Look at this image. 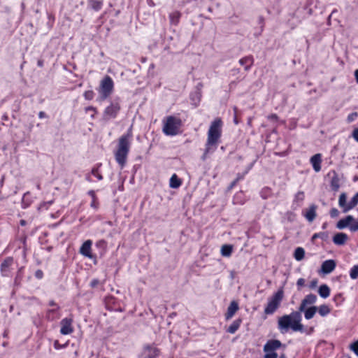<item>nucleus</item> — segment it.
I'll return each instance as SVG.
<instances>
[{"mask_svg":"<svg viewBox=\"0 0 358 358\" xmlns=\"http://www.w3.org/2000/svg\"><path fill=\"white\" fill-rule=\"evenodd\" d=\"M114 87V83L112 78L106 76L101 81L99 93L101 94L103 99H106L113 92Z\"/></svg>","mask_w":358,"mask_h":358,"instance_id":"0eeeda50","label":"nucleus"},{"mask_svg":"<svg viewBox=\"0 0 358 358\" xmlns=\"http://www.w3.org/2000/svg\"><path fill=\"white\" fill-rule=\"evenodd\" d=\"M101 5L102 4L100 1H92V6L93 7V8H94L96 10L101 9Z\"/></svg>","mask_w":358,"mask_h":358,"instance_id":"a19ab883","label":"nucleus"},{"mask_svg":"<svg viewBox=\"0 0 358 358\" xmlns=\"http://www.w3.org/2000/svg\"><path fill=\"white\" fill-rule=\"evenodd\" d=\"M317 307L313 306L308 308H305V310L303 312L304 313V317L306 320H310L312 319L314 315H315L317 312Z\"/></svg>","mask_w":358,"mask_h":358,"instance_id":"4be33fe9","label":"nucleus"},{"mask_svg":"<svg viewBox=\"0 0 358 358\" xmlns=\"http://www.w3.org/2000/svg\"><path fill=\"white\" fill-rule=\"evenodd\" d=\"M355 76L356 82L358 83V69H357L355 71Z\"/></svg>","mask_w":358,"mask_h":358,"instance_id":"603ef678","label":"nucleus"},{"mask_svg":"<svg viewBox=\"0 0 358 358\" xmlns=\"http://www.w3.org/2000/svg\"><path fill=\"white\" fill-rule=\"evenodd\" d=\"M358 204V192L348 203V207L345 209V213L348 212Z\"/></svg>","mask_w":358,"mask_h":358,"instance_id":"bb28decb","label":"nucleus"},{"mask_svg":"<svg viewBox=\"0 0 358 358\" xmlns=\"http://www.w3.org/2000/svg\"><path fill=\"white\" fill-rule=\"evenodd\" d=\"M233 250L231 245H224L221 248V254L224 257H230Z\"/></svg>","mask_w":358,"mask_h":358,"instance_id":"c756f323","label":"nucleus"},{"mask_svg":"<svg viewBox=\"0 0 358 358\" xmlns=\"http://www.w3.org/2000/svg\"><path fill=\"white\" fill-rule=\"evenodd\" d=\"M301 315L299 311H293L289 315H285L279 317L278 327L281 333H287L289 329L293 331H303V326L301 324Z\"/></svg>","mask_w":358,"mask_h":358,"instance_id":"f03ea898","label":"nucleus"},{"mask_svg":"<svg viewBox=\"0 0 358 358\" xmlns=\"http://www.w3.org/2000/svg\"><path fill=\"white\" fill-rule=\"evenodd\" d=\"M280 358H285V355H281V356H280Z\"/></svg>","mask_w":358,"mask_h":358,"instance_id":"13d9d810","label":"nucleus"},{"mask_svg":"<svg viewBox=\"0 0 358 358\" xmlns=\"http://www.w3.org/2000/svg\"><path fill=\"white\" fill-rule=\"evenodd\" d=\"M339 215V211L336 208H332L330 210V215L331 217H336Z\"/></svg>","mask_w":358,"mask_h":358,"instance_id":"c03bdc74","label":"nucleus"},{"mask_svg":"<svg viewBox=\"0 0 358 358\" xmlns=\"http://www.w3.org/2000/svg\"><path fill=\"white\" fill-rule=\"evenodd\" d=\"M336 262L333 259L324 261L321 266V272L324 274L331 273L336 268Z\"/></svg>","mask_w":358,"mask_h":358,"instance_id":"ddd939ff","label":"nucleus"},{"mask_svg":"<svg viewBox=\"0 0 358 358\" xmlns=\"http://www.w3.org/2000/svg\"><path fill=\"white\" fill-rule=\"evenodd\" d=\"M119 358H122V357H119Z\"/></svg>","mask_w":358,"mask_h":358,"instance_id":"bf43d9fd","label":"nucleus"},{"mask_svg":"<svg viewBox=\"0 0 358 358\" xmlns=\"http://www.w3.org/2000/svg\"><path fill=\"white\" fill-rule=\"evenodd\" d=\"M85 111L87 113L92 112V114L90 115L92 118H94L95 115L96 113V109L92 106H89L85 108Z\"/></svg>","mask_w":358,"mask_h":358,"instance_id":"79ce46f5","label":"nucleus"},{"mask_svg":"<svg viewBox=\"0 0 358 358\" xmlns=\"http://www.w3.org/2000/svg\"><path fill=\"white\" fill-rule=\"evenodd\" d=\"M94 92L92 90L86 91L83 94L85 99L87 100H92L94 98Z\"/></svg>","mask_w":358,"mask_h":358,"instance_id":"4c0bfd02","label":"nucleus"},{"mask_svg":"<svg viewBox=\"0 0 358 358\" xmlns=\"http://www.w3.org/2000/svg\"><path fill=\"white\" fill-rule=\"evenodd\" d=\"M331 187L333 190L337 191L339 188V182L337 178H334L331 182Z\"/></svg>","mask_w":358,"mask_h":358,"instance_id":"c9c22d12","label":"nucleus"},{"mask_svg":"<svg viewBox=\"0 0 358 358\" xmlns=\"http://www.w3.org/2000/svg\"><path fill=\"white\" fill-rule=\"evenodd\" d=\"M305 256V250L303 248L298 247L294 252V257L296 261H301Z\"/></svg>","mask_w":358,"mask_h":358,"instance_id":"a878e982","label":"nucleus"},{"mask_svg":"<svg viewBox=\"0 0 358 358\" xmlns=\"http://www.w3.org/2000/svg\"><path fill=\"white\" fill-rule=\"evenodd\" d=\"M316 301L317 296L315 294H310L306 295L301 301V303L299 307V311L301 313L302 311L305 310V308L307 306L315 303Z\"/></svg>","mask_w":358,"mask_h":358,"instance_id":"f8f14e48","label":"nucleus"},{"mask_svg":"<svg viewBox=\"0 0 358 358\" xmlns=\"http://www.w3.org/2000/svg\"><path fill=\"white\" fill-rule=\"evenodd\" d=\"M282 346V343L278 340H268L264 346V358H278L276 350Z\"/></svg>","mask_w":358,"mask_h":358,"instance_id":"423d86ee","label":"nucleus"},{"mask_svg":"<svg viewBox=\"0 0 358 358\" xmlns=\"http://www.w3.org/2000/svg\"><path fill=\"white\" fill-rule=\"evenodd\" d=\"M317 311L322 317H325L331 313V308L328 305L323 304L317 307Z\"/></svg>","mask_w":358,"mask_h":358,"instance_id":"393cba45","label":"nucleus"},{"mask_svg":"<svg viewBox=\"0 0 358 358\" xmlns=\"http://www.w3.org/2000/svg\"><path fill=\"white\" fill-rule=\"evenodd\" d=\"M98 283H99V280H93L91 282V286L94 287H95Z\"/></svg>","mask_w":358,"mask_h":358,"instance_id":"3c124183","label":"nucleus"},{"mask_svg":"<svg viewBox=\"0 0 358 358\" xmlns=\"http://www.w3.org/2000/svg\"><path fill=\"white\" fill-rule=\"evenodd\" d=\"M120 110L119 101H115L112 102L104 110L103 116L106 119H111L116 117Z\"/></svg>","mask_w":358,"mask_h":358,"instance_id":"6e6552de","label":"nucleus"},{"mask_svg":"<svg viewBox=\"0 0 358 358\" xmlns=\"http://www.w3.org/2000/svg\"><path fill=\"white\" fill-rule=\"evenodd\" d=\"M357 117H358L357 113H356V112L352 113L348 115L347 120L348 122H352L355 121Z\"/></svg>","mask_w":358,"mask_h":358,"instance_id":"58836bf2","label":"nucleus"},{"mask_svg":"<svg viewBox=\"0 0 358 358\" xmlns=\"http://www.w3.org/2000/svg\"><path fill=\"white\" fill-rule=\"evenodd\" d=\"M92 241L91 240H87L80 247V253L89 259H93L94 255L92 253Z\"/></svg>","mask_w":358,"mask_h":358,"instance_id":"9b49d317","label":"nucleus"},{"mask_svg":"<svg viewBox=\"0 0 358 358\" xmlns=\"http://www.w3.org/2000/svg\"><path fill=\"white\" fill-rule=\"evenodd\" d=\"M132 139V131L130 128L127 133L122 135L118 140L117 149L114 152L116 162L122 169L127 162V156L130 150Z\"/></svg>","mask_w":358,"mask_h":358,"instance_id":"7ed1b4c3","label":"nucleus"},{"mask_svg":"<svg viewBox=\"0 0 358 358\" xmlns=\"http://www.w3.org/2000/svg\"><path fill=\"white\" fill-rule=\"evenodd\" d=\"M350 277L352 280H355L358 278V265H355L350 268Z\"/></svg>","mask_w":358,"mask_h":358,"instance_id":"473e14b6","label":"nucleus"},{"mask_svg":"<svg viewBox=\"0 0 358 358\" xmlns=\"http://www.w3.org/2000/svg\"><path fill=\"white\" fill-rule=\"evenodd\" d=\"M180 13L178 11H173L169 15L170 21L173 24H177L180 18Z\"/></svg>","mask_w":358,"mask_h":358,"instance_id":"7c9ffc66","label":"nucleus"},{"mask_svg":"<svg viewBox=\"0 0 358 358\" xmlns=\"http://www.w3.org/2000/svg\"><path fill=\"white\" fill-rule=\"evenodd\" d=\"M182 185L181 180L177 176L176 174H173L169 182V186L171 188L177 189Z\"/></svg>","mask_w":358,"mask_h":358,"instance_id":"5701e85b","label":"nucleus"},{"mask_svg":"<svg viewBox=\"0 0 358 358\" xmlns=\"http://www.w3.org/2000/svg\"><path fill=\"white\" fill-rule=\"evenodd\" d=\"M348 238V236L347 234L344 233H338L334 236L333 241L336 245H341L345 244Z\"/></svg>","mask_w":358,"mask_h":358,"instance_id":"aec40b11","label":"nucleus"},{"mask_svg":"<svg viewBox=\"0 0 358 358\" xmlns=\"http://www.w3.org/2000/svg\"><path fill=\"white\" fill-rule=\"evenodd\" d=\"M243 195V194L241 192L236 193L234 197V203L236 204L243 203L241 200Z\"/></svg>","mask_w":358,"mask_h":358,"instance_id":"f704fd0d","label":"nucleus"},{"mask_svg":"<svg viewBox=\"0 0 358 358\" xmlns=\"http://www.w3.org/2000/svg\"><path fill=\"white\" fill-rule=\"evenodd\" d=\"M318 293L322 298L326 299L330 295V289L327 285H322L319 287Z\"/></svg>","mask_w":358,"mask_h":358,"instance_id":"b1692460","label":"nucleus"},{"mask_svg":"<svg viewBox=\"0 0 358 358\" xmlns=\"http://www.w3.org/2000/svg\"><path fill=\"white\" fill-rule=\"evenodd\" d=\"M354 220V217L351 215H348L346 217L340 220L336 224V227L339 229H344L345 227H349L352 221Z\"/></svg>","mask_w":358,"mask_h":358,"instance_id":"6ab92c4d","label":"nucleus"},{"mask_svg":"<svg viewBox=\"0 0 358 358\" xmlns=\"http://www.w3.org/2000/svg\"><path fill=\"white\" fill-rule=\"evenodd\" d=\"M284 298L283 288H280L271 297L268 299V302L264 308V313L266 315L273 314L280 307Z\"/></svg>","mask_w":358,"mask_h":358,"instance_id":"39448f33","label":"nucleus"},{"mask_svg":"<svg viewBox=\"0 0 358 358\" xmlns=\"http://www.w3.org/2000/svg\"><path fill=\"white\" fill-rule=\"evenodd\" d=\"M326 227V224H323L322 228L324 229Z\"/></svg>","mask_w":358,"mask_h":358,"instance_id":"4d7b16f0","label":"nucleus"},{"mask_svg":"<svg viewBox=\"0 0 358 358\" xmlns=\"http://www.w3.org/2000/svg\"><path fill=\"white\" fill-rule=\"evenodd\" d=\"M239 63L241 65L245 66V70H248L252 65V59L250 57L242 58L239 60Z\"/></svg>","mask_w":358,"mask_h":358,"instance_id":"2f4dec72","label":"nucleus"},{"mask_svg":"<svg viewBox=\"0 0 358 358\" xmlns=\"http://www.w3.org/2000/svg\"><path fill=\"white\" fill-rule=\"evenodd\" d=\"M310 164L315 172H319L321 170L322 155L318 153L311 157L310 159Z\"/></svg>","mask_w":358,"mask_h":358,"instance_id":"2eb2a0df","label":"nucleus"},{"mask_svg":"<svg viewBox=\"0 0 358 358\" xmlns=\"http://www.w3.org/2000/svg\"><path fill=\"white\" fill-rule=\"evenodd\" d=\"M304 199V194L303 192H299L295 195V200L299 201H302Z\"/></svg>","mask_w":358,"mask_h":358,"instance_id":"37998d69","label":"nucleus"},{"mask_svg":"<svg viewBox=\"0 0 358 358\" xmlns=\"http://www.w3.org/2000/svg\"><path fill=\"white\" fill-rule=\"evenodd\" d=\"M238 308L239 307L238 303L235 301H231L227 308V311L225 315L226 320H228L231 319L234 315L236 312L238 310Z\"/></svg>","mask_w":358,"mask_h":358,"instance_id":"dca6fc26","label":"nucleus"},{"mask_svg":"<svg viewBox=\"0 0 358 358\" xmlns=\"http://www.w3.org/2000/svg\"><path fill=\"white\" fill-rule=\"evenodd\" d=\"M328 237V235L325 232H320L314 234L311 238L312 242H314L316 238H321L322 240L327 239Z\"/></svg>","mask_w":358,"mask_h":358,"instance_id":"72a5a7b5","label":"nucleus"},{"mask_svg":"<svg viewBox=\"0 0 358 358\" xmlns=\"http://www.w3.org/2000/svg\"><path fill=\"white\" fill-rule=\"evenodd\" d=\"M234 122H235V124H238V121H237V120H236V117L234 118Z\"/></svg>","mask_w":358,"mask_h":358,"instance_id":"6e6d98bb","label":"nucleus"},{"mask_svg":"<svg viewBox=\"0 0 358 358\" xmlns=\"http://www.w3.org/2000/svg\"><path fill=\"white\" fill-rule=\"evenodd\" d=\"M73 320L71 318H64L60 322V333L62 335H68L73 331Z\"/></svg>","mask_w":358,"mask_h":358,"instance_id":"9d476101","label":"nucleus"},{"mask_svg":"<svg viewBox=\"0 0 358 358\" xmlns=\"http://www.w3.org/2000/svg\"><path fill=\"white\" fill-rule=\"evenodd\" d=\"M88 194L92 197V199L96 198L95 192L94 190L89 191Z\"/></svg>","mask_w":358,"mask_h":358,"instance_id":"8fccbe9b","label":"nucleus"},{"mask_svg":"<svg viewBox=\"0 0 358 358\" xmlns=\"http://www.w3.org/2000/svg\"><path fill=\"white\" fill-rule=\"evenodd\" d=\"M91 207L96 209L99 206V203L96 198L92 199V201L91 202Z\"/></svg>","mask_w":358,"mask_h":358,"instance_id":"a18cd8bd","label":"nucleus"},{"mask_svg":"<svg viewBox=\"0 0 358 358\" xmlns=\"http://www.w3.org/2000/svg\"><path fill=\"white\" fill-rule=\"evenodd\" d=\"M316 283H317L316 282H313L311 285V287H314L315 286Z\"/></svg>","mask_w":358,"mask_h":358,"instance_id":"5fc2aeb1","label":"nucleus"},{"mask_svg":"<svg viewBox=\"0 0 358 358\" xmlns=\"http://www.w3.org/2000/svg\"><path fill=\"white\" fill-rule=\"evenodd\" d=\"M38 117L40 118H43L45 117V113L44 112H40L38 114Z\"/></svg>","mask_w":358,"mask_h":358,"instance_id":"864d4df0","label":"nucleus"},{"mask_svg":"<svg viewBox=\"0 0 358 358\" xmlns=\"http://www.w3.org/2000/svg\"><path fill=\"white\" fill-rule=\"evenodd\" d=\"M13 259L11 257L6 258L1 265V271L3 275H8L10 266L13 265Z\"/></svg>","mask_w":358,"mask_h":358,"instance_id":"f3484780","label":"nucleus"},{"mask_svg":"<svg viewBox=\"0 0 358 358\" xmlns=\"http://www.w3.org/2000/svg\"><path fill=\"white\" fill-rule=\"evenodd\" d=\"M159 350L153 345H146L140 355L141 358H155L159 355Z\"/></svg>","mask_w":358,"mask_h":358,"instance_id":"1a4fd4ad","label":"nucleus"},{"mask_svg":"<svg viewBox=\"0 0 358 358\" xmlns=\"http://www.w3.org/2000/svg\"><path fill=\"white\" fill-rule=\"evenodd\" d=\"M349 228L352 231H358V221L354 218V220L350 223Z\"/></svg>","mask_w":358,"mask_h":358,"instance_id":"e433bc0d","label":"nucleus"},{"mask_svg":"<svg viewBox=\"0 0 358 358\" xmlns=\"http://www.w3.org/2000/svg\"><path fill=\"white\" fill-rule=\"evenodd\" d=\"M241 324V320H236L232 322V324L229 327L227 331L230 334H234L240 327Z\"/></svg>","mask_w":358,"mask_h":358,"instance_id":"cd10ccee","label":"nucleus"},{"mask_svg":"<svg viewBox=\"0 0 358 358\" xmlns=\"http://www.w3.org/2000/svg\"><path fill=\"white\" fill-rule=\"evenodd\" d=\"M182 121L176 116H168L163 121V132L166 136H176L182 132Z\"/></svg>","mask_w":358,"mask_h":358,"instance_id":"20e7f679","label":"nucleus"},{"mask_svg":"<svg viewBox=\"0 0 358 358\" xmlns=\"http://www.w3.org/2000/svg\"><path fill=\"white\" fill-rule=\"evenodd\" d=\"M222 122L220 118H217L211 122L208 131L203 159L206 158L207 155L216 150L222 136Z\"/></svg>","mask_w":358,"mask_h":358,"instance_id":"f257e3e1","label":"nucleus"},{"mask_svg":"<svg viewBox=\"0 0 358 358\" xmlns=\"http://www.w3.org/2000/svg\"><path fill=\"white\" fill-rule=\"evenodd\" d=\"M299 289L305 285V280L303 278L298 279L296 282Z\"/></svg>","mask_w":358,"mask_h":358,"instance_id":"49530a36","label":"nucleus"},{"mask_svg":"<svg viewBox=\"0 0 358 358\" xmlns=\"http://www.w3.org/2000/svg\"><path fill=\"white\" fill-rule=\"evenodd\" d=\"M352 136L355 138V140L358 142V129H355L353 131Z\"/></svg>","mask_w":358,"mask_h":358,"instance_id":"de8ad7c7","label":"nucleus"},{"mask_svg":"<svg viewBox=\"0 0 358 358\" xmlns=\"http://www.w3.org/2000/svg\"><path fill=\"white\" fill-rule=\"evenodd\" d=\"M316 206L312 205L309 208L304 209L302 211V215L308 222H311L315 220L316 217Z\"/></svg>","mask_w":358,"mask_h":358,"instance_id":"4468645a","label":"nucleus"},{"mask_svg":"<svg viewBox=\"0 0 358 358\" xmlns=\"http://www.w3.org/2000/svg\"><path fill=\"white\" fill-rule=\"evenodd\" d=\"M338 205L343 209L345 213V209L348 207L347 196L345 193H342L338 199Z\"/></svg>","mask_w":358,"mask_h":358,"instance_id":"c85d7f7f","label":"nucleus"},{"mask_svg":"<svg viewBox=\"0 0 358 358\" xmlns=\"http://www.w3.org/2000/svg\"><path fill=\"white\" fill-rule=\"evenodd\" d=\"M51 306H52V308L50 309L48 311L47 317H48V320H55L58 319L60 317V314L58 312L59 308L54 303H52Z\"/></svg>","mask_w":358,"mask_h":358,"instance_id":"a211bd4d","label":"nucleus"},{"mask_svg":"<svg viewBox=\"0 0 358 358\" xmlns=\"http://www.w3.org/2000/svg\"><path fill=\"white\" fill-rule=\"evenodd\" d=\"M35 275L38 278H41L43 277V272L41 270H38L35 273Z\"/></svg>","mask_w":358,"mask_h":358,"instance_id":"09e8293b","label":"nucleus"},{"mask_svg":"<svg viewBox=\"0 0 358 358\" xmlns=\"http://www.w3.org/2000/svg\"><path fill=\"white\" fill-rule=\"evenodd\" d=\"M350 349L358 356V340L350 345Z\"/></svg>","mask_w":358,"mask_h":358,"instance_id":"ea45409f","label":"nucleus"},{"mask_svg":"<svg viewBox=\"0 0 358 358\" xmlns=\"http://www.w3.org/2000/svg\"><path fill=\"white\" fill-rule=\"evenodd\" d=\"M100 166L101 164H99L92 169L91 173L87 178L89 181H93L92 176L96 178L99 180L103 179L102 175L99 171Z\"/></svg>","mask_w":358,"mask_h":358,"instance_id":"412c9836","label":"nucleus"}]
</instances>
